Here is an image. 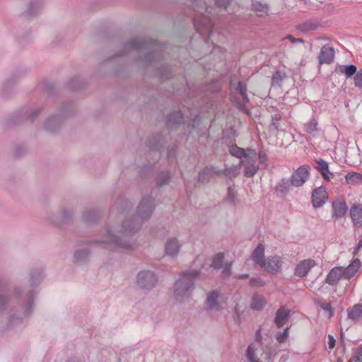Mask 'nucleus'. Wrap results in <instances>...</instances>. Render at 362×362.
<instances>
[{
	"instance_id": "nucleus-1",
	"label": "nucleus",
	"mask_w": 362,
	"mask_h": 362,
	"mask_svg": "<svg viewBox=\"0 0 362 362\" xmlns=\"http://www.w3.org/2000/svg\"><path fill=\"white\" fill-rule=\"evenodd\" d=\"M132 203L124 198L119 199L110 214L111 223L103 230L100 238L90 242L101 247L107 245L127 250H134L137 243L134 235L141 229L144 221L148 220L154 211L155 199L151 196L144 197L137 207L134 217H124L132 208Z\"/></svg>"
},
{
	"instance_id": "nucleus-2",
	"label": "nucleus",
	"mask_w": 362,
	"mask_h": 362,
	"mask_svg": "<svg viewBox=\"0 0 362 362\" xmlns=\"http://www.w3.org/2000/svg\"><path fill=\"white\" fill-rule=\"evenodd\" d=\"M42 279V272L41 270L35 271L30 274V288H23L21 286H16L14 288V294L18 296L24 290L26 291L25 298L22 305L23 312L21 313L19 317H16L13 315L11 316L9 323L11 326L15 325L17 320H22L24 317L30 315L32 313L34 307V298L35 292L33 288L38 286Z\"/></svg>"
},
{
	"instance_id": "nucleus-3",
	"label": "nucleus",
	"mask_w": 362,
	"mask_h": 362,
	"mask_svg": "<svg viewBox=\"0 0 362 362\" xmlns=\"http://www.w3.org/2000/svg\"><path fill=\"white\" fill-rule=\"evenodd\" d=\"M200 272V270L196 269H189L182 272L173 286V298L176 302L182 303L189 299L194 289V281Z\"/></svg>"
},
{
	"instance_id": "nucleus-4",
	"label": "nucleus",
	"mask_w": 362,
	"mask_h": 362,
	"mask_svg": "<svg viewBox=\"0 0 362 362\" xmlns=\"http://www.w3.org/2000/svg\"><path fill=\"white\" fill-rule=\"evenodd\" d=\"M230 153L240 158V165L243 166V173L246 177H252L258 171L259 166L257 163V153L255 150L244 149L236 145L230 146Z\"/></svg>"
},
{
	"instance_id": "nucleus-5",
	"label": "nucleus",
	"mask_w": 362,
	"mask_h": 362,
	"mask_svg": "<svg viewBox=\"0 0 362 362\" xmlns=\"http://www.w3.org/2000/svg\"><path fill=\"white\" fill-rule=\"evenodd\" d=\"M127 49H136L147 52L144 61L146 65L151 64L154 59L155 55L163 50L162 46L156 42L147 41L142 38H133L126 45Z\"/></svg>"
},
{
	"instance_id": "nucleus-6",
	"label": "nucleus",
	"mask_w": 362,
	"mask_h": 362,
	"mask_svg": "<svg viewBox=\"0 0 362 362\" xmlns=\"http://www.w3.org/2000/svg\"><path fill=\"white\" fill-rule=\"evenodd\" d=\"M68 114L69 110L64 107L58 114L49 116L42 123L43 129L49 132L57 131L62 126Z\"/></svg>"
},
{
	"instance_id": "nucleus-7",
	"label": "nucleus",
	"mask_w": 362,
	"mask_h": 362,
	"mask_svg": "<svg viewBox=\"0 0 362 362\" xmlns=\"http://www.w3.org/2000/svg\"><path fill=\"white\" fill-rule=\"evenodd\" d=\"M158 278L154 272L150 270H143L136 276V285L143 290H151L157 284Z\"/></svg>"
},
{
	"instance_id": "nucleus-8",
	"label": "nucleus",
	"mask_w": 362,
	"mask_h": 362,
	"mask_svg": "<svg viewBox=\"0 0 362 362\" xmlns=\"http://www.w3.org/2000/svg\"><path fill=\"white\" fill-rule=\"evenodd\" d=\"M183 245V243L176 236H169L164 243L165 255L170 257H177Z\"/></svg>"
},
{
	"instance_id": "nucleus-9",
	"label": "nucleus",
	"mask_w": 362,
	"mask_h": 362,
	"mask_svg": "<svg viewBox=\"0 0 362 362\" xmlns=\"http://www.w3.org/2000/svg\"><path fill=\"white\" fill-rule=\"evenodd\" d=\"M234 102L240 110L247 113V110L245 107V104L249 102L247 95V88L245 85L243 84L241 82L238 83L235 88Z\"/></svg>"
},
{
	"instance_id": "nucleus-10",
	"label": "nucleus",
	"mask_w": 362,
	"mask_h": 362,
	"mask_svg": "<svg viewBox=\"0 0 362 362\" xmlns=\"http://www.w3.org/2000/svg\"><path fill=\"white\" fill-rule=\"evenodd\" d=\"M310 167L307 165H301L292 175L291 183L294 187L302 186L309 177Z\"/></svg>"
},
{
	"instance_id": "nucleus-11",
	"label": "nucleus",
	"mask_w": 362,
	"mask_h": 362,
	"mask_svg": "<svg viewBox=\"0 0 362 362\" xmlns=\"http://www.w3.org/2000/svg\"><path fill=\"white\" fill-rule=\"evenodd\" d=\"M282 263L281 257L274 255L268 257L260 267L269 273L276 274L280 272Z\"/></svg>"
},
{
	"instance_id": "nucleus-12",
	"label": "nucleus",
	"mask_w": 362,
	"mask_h": 362,
	"mask_svg": "<svg viewBox=\"0 0 362 362\" xmlns=\"http://www.w3.org/2000/svg\"><path fill=\"white\" fill-rule=\"evenodd\" d=\"M311 198L314 208L321 207L328 199L326 189L322 186L315 189L312 193Z\"/></svg>"
},
{
	"instance_id": "nucleus-13",
	"label": "nucleus",
	"mask_w": 362,
	"mask_h": 362,
	"mask_svg": "<svg viewBox=\"0 0 362 362\" xmlns=\"http://www.w3.org/2000/svg\"><path fill=\"white\" fill-rule=\"evenodd\" d=\"M73 216L71 210L67 208H62L57 215L49 217V221L55 225H62L68 223Z\"/></svg>"
},
{
	"instance_id": "nucleus-14",
	"label": "nucleus",
	"mask_w": 362,
	"mask_h": 362,
	"mask_svg": "<svg viewBox=\"0 0 362 362\" xmlns=\"http://www.w3.org/2000/svg\"><path fill=\"white\" fill-rule=\"evenodd\" d=\"M315 265L316 263L313 259H308L300 261L296 267L295 275L299 277H304Z\"/></svg>"
},
{
	"instance_id": "nucleus-15",
	"label": "nucleus",
	"mask_w": 362,
	"mask_h": 362,
	"mask_svg": "<svg viewBox=\"0 0 362 362\" xmlns=\"http://www.w3.org/2000/svg\"><path fill=\"white\" fill-rule=\"evenodd\" d=\"M260 346L261 344L259 341L249 345L246 352V356L249 362H260L259 361V355H262Z\"/></svg>"
},
{
	"instance_id": "nucleus-16",
	"label": "nucleus",
	"mask_w": 362,
	"mask_h": 362,
	"mask_svg": "<svg viewBox=\"0 0 362 362\" xmlns=\"http://www.w3.org/2000/svg\"><path fill=\"white\" fill-rule=\"evenodd\" d=\"M334 57V49L329 45H324L319 55L320 64H330Z\"/></svg>"
},
{
	"instance_id": "nucleus-17",
	"label": "nucleus",
	"mask_w": 362,
	"mask_h": 362,
	"mask_svg": "<svg viewBox=\"0 0 362 362\" xmlns=\"http://www.w3.org/2000/svg\"><path fill=\"white\" fill-rule=\"evenodd\" d=\"M194 24L197 30L202 35L211 32L212 25L210 21L205 19V17L202 19H199V18H195L194 20Z\"/></svg>"
},
{
	"instance_id": "nucleus-18",
	"label": "nucleus",
	"mask_w": 362,
	"mask_h": 362,
	"mask_svg": "<svg viewBox=\"0 0 362 362\" xmlns=\"http://www.w3.org/2000/svg\"><path fill=\"white\" fill-rule=\"evenodd\" d=\"M219 175L220 171L216 170L214 167L206 166L199 172L198 180L200 182H206L211 177H214V176Z\"/></svg>"
},
{
	"instance_id": "nucleus-19",
	"label": "nucleus",
	"mask_w": 362,
	"mask_h": 362,
	"mask_svg": "<svg viewBox=\"0 0 362 362\" xmlns=\"http://www.w3.org/2000/svg\"><path fill=\"white\" fill-rule=\"evenodd\" d=\"M315 162V168L320 172L325 180L329 181L333 177V174L329 170L328 163L322 159L316 160Z\"/></svg>"
},
{
	"instance_id": "nucleus-20",
	"label": "nucleus",
	"mask_w": 362,
	"mask_h": 362,
	"mask_svg": "<svg viewBox=\"0 0 362 362\" xmlns=\"http://www.w3.org/2000/svg\"><path fill=\"white\" fill-rule=\"evenodd\" d=\"M333 214L332 217L340 218L345 215L347 211V206L345 202L337 199L332 203Z\"/></svg>"
},
{
	"instance_id": "nucleus-21",
	"label": "nucleus",
	"mask_w": 362,
	"mask_h": 362,
	"mask_svg": "<svg viewBox=\"0 0 362 362\" xmlns=\"http://www.w3.org/2000/svg\"><path fill=\"white\" fill-rule=\"evenodd\" d=\"M341 278H344L343 267H336L329 272L326 282L329 285H334Z\"/></svg>"
},
{
	"instance_id": "nucleus-22",
	"label": "nucleus",
	"mask_w": 362,
	"mask_h": 362,
	"mask_svg": "<svg viewBox=\"0 0 362 362\" xmlns=\"http://www.w3.org/2000/svg\"><path fill=\"white\" fill-rule=\"evenodd\" d=\"M206 307L211 310H218L220 308L219 294L217 291H212L207 296Z\"/></svg>"
},
{
	"instance_id": "nucleus-23",
	"label": "nucleus",
	"mask_w": 362,
	"mask_h": 362,
	"mask_svg": "<svg viewBox=\"0 0 362 362\" xmlns=\"http://www.w3.org/2000/svg\"><path fill=\"white\" fill-rule=\"evenodd\" d=\"M361 267V262L356 259L346 268L343 267L344 278L349 279L352 278Z\"/></svg>"
},
{
	"instance_id": "nucleus-24",
	"label": "nucleus",
	"mask_w": 362,
	"mask_h": 362,
	"mask_svg": "<svg viewBox=\"0 0 362 362\" xmlns=\"http://www.w3.org/2000/svg\"><path fill=\"white\" fill-rule=\"evenodd\" d=\"M226 202L233 206V208H236L237 206L240 203V200L238 199V194L235 189V186H230L228 188L227 195L225 198Z\"/></svg>"
},
{
	"instance_id": "nucleus-25",
	"label": "nucleus",
	"mask_w": 362,
	"mask_h": 362,
	"mask_svg": "<svg viewBox=\"0 0 362 362\" xmlns=\"http://www.w3.org/2000/svg\"><path fill=\"white\" fill-rule=\"evenodd\" d=\"M42 7L41 0H30L28 4V8L25 12L28 17L35 16Z\"/></svg>"
},
{
	"instance_id": "nucleus-26",
	"label": "nucleus",
	"mask_w": 362,
	"mask_h": 362,
	"mask_svg": "<svg viewBox=\"0 0 362 362\" xmlns=\"http://www.w3.org/2000/svg\"><path fill=\"white\" fill-rule=\"evenodd\" d=\"M252 259L253 262L261 266L265 261L264 259V247L262 244H259L252 253Z\"/></svg>"
},
{
	"instance_id": "nucleus-27",
	"label": "nucleus",
	"mask_w": 362,
	"mask_h": 362,
	"mask_svg": "<svg viewBox=\"0 0 362 362\" xmlns=\"http://www.w3.org/2000/svg\"><path fill=\"white\" fill-rule=\"evenodd\" d=\"M349 319L354 322H358L362 318V303L356 304L347 310Z\"/></svg>"
},
{
	"instance_id": "nucleus-28",
	"label": "nucleus",
	"mask_w": 362,
	"mask_h": 362,
	"mask_svg": "<svg viewBox=\"0 0 362 362\" xmlns=\"http://www.w3.org/2000/svg\"><path fill=\"white\" fill-rule=\"evenodd\" d=\"M289 313V310L286 309L284 307L280 308L277 310L275 317V323L279 327H281L284 325V324L288 319Z\"/></svg>"
},
{
	"instance_id": "nucleus-29",
	"label": "nucleus",
	"mask_w": 362,
	"mask_h": 362,
	"mask_svg": "<svg viewBox=\"0 0 362 362\" xmlns=\"http://www.w3.org/2000/svg\"><path fill=\"white\" fill-rule=\"evenodd\" d=\"M350 216L356 226H362V205L354 206L351 208Z\"/></svg>"
},
{
	"instance_id": "nucleus-30",
	"label": "nucleus",
	"mask_w": 362,
	"mask_h": 362,
	"mask_svg": "<svg viewBox=\"0 0 362 362\" xmlns=\"http://www.w3.org/2000/svg\"><path fill=\"white\" fill-rule=\"evenodd\" d=\"M182 115L180 112H174L168 116V128H174L177 124L182 122Z\"/></svg>"
},
{
	"instance_id": "nucleus-31",
	"label": "nucleus",
	"mask_w": 362,
	"mask_h": 362,
	"mask_svg": "<svg viewBox=\"0 0 362 362\" xmlns=\"http://www.w3.org/2000/svg\"><path fill=\"white\" fill-rule=\"evenodd\" d=\"M220 175L223 174L229 179H233L236 177L240 172L238 165L226 166L223 170H219Z\"/></svg>"
},
{
	"instance_id": "nucleus-32",
	"label": "nucleus",
	"mask_w": 362,
	"mask_h": 362,
	"mask_svg": "<svg viewBox=\"0 0 362 362\" xmlns=\"http://www.w3.org/2000/svg\"><path fill=\"white\" fill-rule=\"evenodd\" d=\"M346 182L350 185H362V174L352 172L345 175Z\"/></svg>"
},
{
	"instance_id": "nucleus-33",
	"label": "nucleus",
	"mask_w": 362,
	"mask_h": 362,
	"mask_svg": "<svg viewBox=\"0 0 362 362\" xmlns=\"http://www.w3.org/2000/svg\"><path fill=\"white\" fill-rule=\"evenodd\" d=\"M90 252L87 249L77 250L74 256V262L77 264H83L88 259Z\"/></svg>"
},
{
	"instance_id": "nucleus-34",
	"label": "nucleus",
	"mask_w": 362,
	"mask_h": 362,
	"mask_svg": "<svg viewBox=\"0 0 362 362\" xmlns=\"http://www.w3.org/2000/svg\"><path fill=\"white\" fill-rule=\"evenodd\" d=\"M266 304V301L264 298L258 295H255L252 297V303H251V308L253 310H260L263 309Z\"/></svg>"
},
{
	"instance_id": "nucleus-35",
	"label": "nucleus",
	"mask_w": 362,
	"mask_h": 362,
	"mask_svg": "<svg viewBox=\"0 0 362 362\" xmlns=\"http://www.w3.org/2000/svg\"><path fill=\"white\" fill-rule=\"evenodd\" d=\"M252 8L258 16L262 17L267 15L268 8L266 5L256 1L252 4Z\"/></svg>"
},
{
	"instance_id": "nucleus-36",
	"label": "nucleus",
	"mask_w": 362,
	"mask_h": 362,
	"mask_svg": "<svg viewBox=\"0 0 362 362\" xmlns=\"http://www.w3.org/2000/svg\"><path fill=\"white\" fill-rule=\"evenodd\" d=\"M170 175L169 172L165 171V172L160 173L156 178V182L157 187H160L165 185H167L168 183V181L170 180Z\"/></svg>"
},
{
	"instance_id": "nucleus-37",
	"label": "nucleus",
	"mask_w": 362,
	"mask_h": 362,
	"mask_svg": "<svg viewBox=\"0 0 362 362\" xmlns=\"http://www.w3.org/2000/svg\"><path fill=\"white\" fill-rule=\"evenodd\" d=\"M340 72L344 74L346 78H351L354 74L356 75L357 71V68L354 65H344L340 67Z\"/></svg>"
},
{
	"instance_id": "nucleus-38",
	"label": "nucleus",
	"mask_w": 362,
	"mask_h": 362,
	"mask_svg": "<svg viewBox=\"0 0 362 362\" xmlns=\"http://www.w3.org/2000/svg\"><path fill=\"white\" fill-rule=\"evenodd\" d=\"M100 214L95 210L86 211L83 214V218L84 221L89 223L100 218Z\"/></svg>"
},
{
	"instance_id": "nucleus-39",
	"label": "nucleus",
	"mask_w": 362,
	"mask_h": 362,
	"mask_svg": "<svg viewBox=\"0 0 362 362\" xmlns=\"http://www.w3.org/2000/svg\"><path fill=\"white\" fill-rule=\"evenodd\" d=\"M223 259L224 255L223 253L216 254L212 259L211 267L214 269H220L222 267Z\"/></svg>"
},
{
	"instance_id": "nucleus-40",
	"label": "nucleus",
	"mask_w": 362,
	"mask_h": 362,
	"mask_svg": "<svg viewBox=\"0 0 362 362\" xmlns=\"http://www.w3.org/2000/svg\"><path fill=\"white\" fill-rule=\"evenodd\" d=\"M205 4L206 2L204 0H193V8L200 13H202L204 10L205 12L211 13V11H209L208 7H204V5Z\"/></svg>"
},
{
	"instance_id": "nucleus-41",
	"label": "nucleus",
	"mask_w": 362,
	"mask_h": 362,
	"mask_svg": "<svg viewBox=\"0 0 362 362\" xmlns=\"http://www.w3.org/2000/svg\"><path fill=\"white\" fill-rule=\"evenodd\" d=\"M317 28V25L313 23L305 22L298 25V29L301 32H308L314 30Z\"/></svg>"
},
{
	"instance_id": "nucleus-42",
	"label": "nucleus",
	"mask_w": 362,
	"mask_h": 362,
	"mask_svg": "<svg viewBox=\"0 0 362 362\" xmlns=\"http://www.w3.org/2000/svg\"><path fill=\"white\" fill-rule=\"evenodd\" d=\"M284 76H285V75L283 73H281L280 71H276L273 75L272 78V86H279Z\"/></svg>"
},
{
	"instance_id": "nucleus-43",
	"label": "nucleus",
	"mask_w": 362,
	"mask_h": 362,
	"mask_svg": "<svg viewBox=\"0 0 362 362\" xmlns=\"http://www.w3.org/2000/svg\"><path fill=\"white\" fill-rule=\"evenodd\" d=\"M317 122H316V120L312 119L308 124H305V131L309 134H312L317 130Z\"/></svg>"
},
{
	"instance_id": "nucleus-44",
	"label": "nucleus",
	"mask_w": 362,
	"mask_h": 362,
	"mask_svg": "<svg viewBox=\"0 0 362 362\" xmlns=\"http://www.w3.org/2000/svg\"><path fill=\"white\" fill-rule=\"evenodd\" d=\"M159 76L163 79H168L170 76V71L168 66H162L159 70Z\"/></svg>"
},
{
	"instance_id": "nucleus-45",
	"label": "nucleus",
	"mask_w": 362,
	"mask_h": 362,
	"mask_svg": "<svg viewBox=\"0 0 362 362\" xmlns=\"http://www.w3.org/2000/svg\"><path fill=\"white\" fill-rule=\"evenodd\" d=\"M288 336V327H286L284 332H279L276 334V340L279 343H282L286 341Z\"/></svg>"
},
{
	"instance_id": "nucleus-46",
	"label": "nucleus",
	"mask_w": 362,
	"mask_h": 362,
	"mask_svg": "<svg viewBox=\"0 0 362 362\" xmlns=\"http://www.w3.org/2000/svg\"><path fill=\"white\" fill-rule=\"evenodd\" d=\"M354 86L362 88V69H360L354 76Z\"/></svg>"
},
{
	"instance_id": "nucleus-47",
	"label": "nucleus",
	"mask_w": 362,
	"mask_h": 362,
	"mask_svg": "<svg viewBox=\"0 0 362 362\" xmlns=\"http://www.w3.org/2000/svg\"><path fill=\"white\" fill-rule=\"evenodd\" d=\"M231 263H226L223 266L221 276L223 278L228 277L231 274Z\"/></svg>"
},
{
	"instance_id": "nucleus-48",
	"label": "nucleus",
	"mask_w": 362,
	"mask_h": 362,
	"mask_svg": "<svg viewBox=\"0 0 362 362\" xmlns=\"http://www.w3.org/2000/svg\"><path fill=\"white\" fill-rule=\"evenodd\" d=\"M42 110V109L39 107L33 109L29 115L30 120L34 121L35 119V118L40 114Z\"/></svg>"
},
{
	"instance_id": "nucleus-49",
	"label": "nucleus",
	"mask_w": 362,
	"mask_h": 362,
	"mask_svg": "<svg viewBox=\"0 0 362 362\" xmlns=\"http://www.w3.org/2000/svg\"><path fill=\"white\" fill-rule=\"evenodd\" d=\"M354 361L362 362V344L356 351Z\"/></svg>"
},
{
	"instance_id": "nucleus-50",
	"label": "nucleus",
	"mask_w": 362,
	"mask_h": 362,
	"mask_svg": "<svg viewBox=\"0 0 362 362\" xmlns=\"http://www.w3.org/2000/svg\"><path fill=\"white\" fill-rule=\"evenodd\" d=\"M230 0H215L216 5L221 8H226Z\"/></svg>"
},
{
	"instance_id": "nucleus-51",
	"label": "nucleus",
	"mask_w": 362,
	"mask_h": 362,
	"mask_svg": "<svg viewBox=\"0 0 362 362\" xmlns=\"http://www.w3.org/2000/svg\"><path fill=\"white\" fill-rule=\"evenodd\" d=\"M285 39L289 40L291 43H297V42H303V40L302 38H295L292 35H288L285 37Z\"/></svg>"
},
{
	"instance_id": "nucleus-52",
	"label": "nucleus",
	"mask_w": 362,
	"mask_h": 362,
	"mask_svg": "<svg viewBox=\"0 0 362 362\" xmlns=\"http://www.w3.org/2000/svg\"><path fill=\"white\" fill-rule=\"evenodd\" d=\"M8 300V297L4 295L0 296V308H2Z\"/></svg>"
},
{
	"instance_id": "nucleus-53",
	"label": "nucleus",
	"mask_w": 362,
	"mask_h": 362,
	"mask_svg": "<svg viewBox=\"0 0 362 362\" xmlns=\"http://www.w3.org/2000/svg\"><path fill=\"white\" fill-rule=\"evenodd\" d=\"M266 160H267V157L264 153H262L261 152L257 153V160H259V162L260 163H262V164L264 163Z\"/></svg>"
},
{
	"instance_id": "nucleus-54",
	"label": "nucleus",
	"mask_w": 362,
	"mask_h": 362,
	"mask_svg": "<svg viewBox=\"0 0 362 362\" xmlns=\"http://www.w3.org/2000/svg\"><path fill=\"white\" fill-rule=\"evenodd\" d=\"M250 284L255 286H262V281L259 279H252L250 281Z\"/></svg>"
},
{
	"instance_id": "nucleus-55",
	"label": "nucleus",
	"mask_w": 362,
	"mask_h": 362,
	"mask_svg": "<svg viewBox=\"0 0 362 362\" xmlns=\"http://www.w3.org/2000/svg\"><path fill=\"white\" fill-rule=\"evenodd\" d=\"M329 341H328V344H329V348L330 349H333L334 347V345H335V340L334 339V337L331 335H329Z\"/></svg>"
},
{
	"instance_id": "nucleus-56",
	"label": "nucleus",
	"mask_w": 362,
	"mask_h": 362,
	"mask_svg": "<svg viewBox=\"0 0 362 362\" xmlns=\"http://www.w3.org/2000/svg\"><path fill=\"white\" fill-rule=\"evenodd\" d=\"M322 308L326 310V311H328L330 313V315H332V309H331V305L329 304V303H326V304H324Z\"/></svg>"
},
{
	"instance_id": "nucleus-57",
	"label": "nucleus",
	"mask_w": 362,
	"mask_h": 362,
	"mask_svg": "<svg viewBox=\"0 0 362 362\" xmlns=\"http://www.w3.org/2000/svg\"><path fill=\"white\" fill-rule=\"evenodd\" d=\"M362 247V238L359 240L358 245L354 251V254H357V252L359 251V250Z\"/></svg>"
},
{
	"instance_id": "nucleus-58",
	"label": "nucleus",
	"mask_w": 362,
	"mask_h": 362,
	"mask_svg": "<svg viewBox=\"0 0 362 362\" xmlns=\"http://www.w3.org/2000/svg\"><path fill=\"white\" fill-rule=\"evenodd\" d=\"M248 276V274H242V275H237L235 276V278L236 279H244V278H247Z\"/></svg>"
},
{
	"instance_id": "nucleus-59",
	"label": "nucleus",
	"mask_w": 362,
	"mask_h": 362,
	"mask_svg": "<svg viewBox=\"0 0 362 362\" xmlns=\"http://www.w3.org/2000/svg\"><path fill=\"white\" fill-rule=\"evenodd\" d=\"M66 362H80V361L76 358H71V359L68 360Z\"/></svg>"
},
{
	"instance_id": "nucleus-60",
	"label": "nucleus",
	"mask_w": 362,
	"mask_h": 362,
	"mask_svg": "<svg viewBox=\"0 0 362 362\" xmlns=\"http://www.w3.org/2000/svg\"><path fill=\"white\" fill-rule=\"evenodd\" d=\"M264 358L267 359V360H269V356L267 354H266Z\"/></svg>"
},
{
	"instance_id": "nucleus-61",
	"label": "nucleus",
	"mask_w": 362,
	"mask_h": 362,
	"mask_svg": "<svg viewBox=\"0 0 362 362\" xmlns=\"http://www.w3.org/2000/svg\"><path fill=\"white\" fill-rule=\"evenodd\" d=\"M349 362H352V361H349Z\"/></svg>"
}]
</instances>
